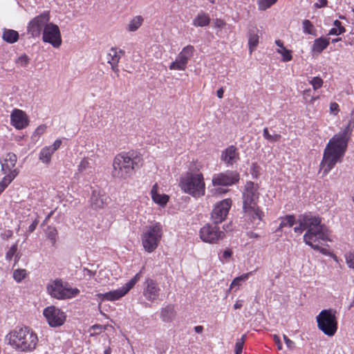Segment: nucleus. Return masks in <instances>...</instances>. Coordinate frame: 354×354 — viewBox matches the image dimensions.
I'll return each mask as SVG.
<instances>
[{
  "label": "nucleus",
  "mask_w": 354,
  "mask_h": 354,
  "mask_svg": "<svg viewBox=\"0 0 354 354\" xmlns=\"http://www.w3.org/2000/svg\"><path fill=\"white\" fill-rule=\"evenodd\" d=\"M221 160L227 165H232L239 160V153L234 145L226 148L221 154Z\"/></svg>",
  "instance_id": "19"
},
{
  "label": "nucleus",
  "mask_w": 354,
  "mask_h": 354,
  "mask_svg": "<svg viewBox=\"0 0 354 354\" xmlns=\"http://www.w3.org/2000/svg\"><path fill=\"white\" fill-rule=\"evenodd\" d=\"M18 174L19 170L17 169H15L10 174H6V176L0 181V194L11 183V182L15 178Z\"/></svg>",
  "instance_id": "29"
},
{
  "label": "nucleus",
  "mask_w": 354,
  "mask_h": 354,
  "mask_svg": "<svg viewBox=\"0 0 354 354\" xmlns=\"http://www.w3.org/2000/svg\"><path fill=\"white\" fill-rule=\"evenodd\" d=\"M29 57L26 54H24L18 57L16 61V64L21 67H26L29 64Z\"/></svg>",
  "instance_id": "44"
},
{
  "label": "nucleus",
  "mask_w": 354,
  "mask_h": 354,
  "mask_svg": "<svg viewBox=\"0 0 354 354\" xmlns=\"http://www.w3.org/2000/svg\"><path fill=\"white\" fill-rule=\"evenodd\" d=\"M309 220L308 230L304 235V241L306 245H312L313 243L319 244L325 241H331L330 232L325 224L322 223L321 217L310 213Z\"/></svg>",
  "instance_id": "6"
},
{
  "label": "nucleus",
  "mask_w": 354,
  "mask_h": 354,
  "mask_svg": "<svg viewBox=\"0 0 354 354\" xmlns=\"http://www.w3.org/2000/svg\"><path fill=\"white\" fill-rule=\"evenodd\" d=\"M210 18L209 15L204 12H201L193 20V26L195 27H204L209 24Z\"/></svg>",
  "instance_id": "28"
},
{
  "label": "nucleus",
  "mask_w": 354,
  "mask_h": 354,
  "mask_svg": "<svg viewBox=\"0 0 354 354\" xmlns=\"http://www.w3.org/2000/svg\"><path fill=\"white\" fill-rule=\"evenodd\" d=\"M229 229L228 226L225 228L223 226V230L218 224L213 222L212 223H207L201 228L199 236L201 240L208 243H216L220 240H222L225 236V231Z\"/></svg>",
  "instance_id": "9"
},
{
  "label": "nucleus",
  "mask_w": 354,
  "mask_h": 354,
  "mask_svg": "<svg viewBox=\"0 0 354 354\" xmlns=\"http://www.w3.org/2000/svg\"><path fill=\"white\" fill-rule=\"evenodd\" d=\"M252 272H249L243 274L238 277H236L234 279V282H236V281H239L241 282L246 281L248 279L249 276L252 274Z\"/></svg>",
  "instance_id": "50"
},
{
  "label": "nucleus",
  "mask_w": 354,
  "mask_h": 354,
  "mask_svg": "<svg viewBox=\"0 0 354 354\" xmlns=\"http://www.w3.org/2000/svg\"><path fill=\"white\" fill-rule=\"evenodd\" d=\"M17 157L14 153L10 152L6 154V158L3 160V162H1V171L4 174H10L13 171V169L16 165Z\"/></svg>",
  "instance_id": "22"
},
{
  "label": "nucleus",
  "mask_w": 354,
  "mask_h": 354,
  "mask_svg": "<svg viewBox=\"0 0 354 354\" xmlns=\"http://www.w3.org/2000/svg\"><path fill=\"white\" fill-rule=\"evenodd\" d=\"M276 2H272L271 0H257L259 9L265 10L274 5Z\"/></svg>",
  "instance_id": "41"
},
{
  "label": "nucleus",
  "mask_w": 354,
  "mask_h": 354,
  "mask_svg": "<svg viewBox=\"0 0 354 354\" xmlns=\"http://www.w3.org/2000/svg\"><path fill=\"white\" fill-rule=\"evenodd\" d=\"M45 233L47 238L51 241L52 244L55 245L56 242V237L57 236V229L53 226H48Z\"/></svg>",
  "instance_id": "35"
},
{
  "label": "nucleus",
  "mask_w": 354,
  "mask_h": 354,
  "mask_svg": "<svg viewBox=\"0 0 354 354\" xmlns=\"http://www.w3.org/2000/svg\"><path fill=\"white\" fill-rule=\"evenodd\" d=\"M61 145H62V141L60 140H56L54 142L53 145H51V146H48V147L50 149H51L53 152H55V151H57L60 147Z\"/></svg>",
  "instance_id": "54"
},
{
  "label": "nucleus",
  "mask_w": 354,
  "mask_h": 354,
  "mask_svg": "<svg viewBox=\"0 0 354 354\" xmlns=\"http://www.w3.org/2000/svg\"><path fill=\"white\" fill-rule=\"evenodd\" d=\"M232 255V252L230 249L225 250L223 253V258L225 259H227L230 258Z\"/></svg>",
  "instance_id": "56"
},
{
  "label": "nucleus",
  "mask_w": 354,
  "mask_h": 354,
  "mask_svg": "<svg viewBox=\"0 0 354 354\" xmlns=\"http://www.w3.org/2000/svg\"><path fill=\"white\" fill-rule=\"evenodd\" d=\"M311 93H312V91L310 88L304 91L303 96H304V100L306 103H308V104L313 103L314 100H315L318 98V97L313 96Z\"/></svg>",
  "instance_id": "43"
},
{
  "label": "nucleus",
  "mask_w": 354,
  "mask_h": 354,
  "mask_svg": "<svg viewBox=\"0 0 354 354\" xmlns=\"http://www.w3.org/2000/svg\"><path fill=\"white\" fill-rule=\"evenodd\" d=\"M226 23L221 19H216L214 21V27L218 29L223 28Z\"/></svg>",
  "instance_id": "49"
},
{
  "label": "nucleus",
  "mask_w": 354,
  "mask_h": 354,
  "mask_svg": "<svg viewBox=\"0 0 354 354\" xmlns=\"http://www.w3.org/2000/svg\"><path fill=\"white\" fill-rule=\"evenodd\" d=\"M259 29L256 26H252L248 29V48L250 54L256 49L259 43Z\"/></svg>",
  "instance_id": "23"
},
{
  "label": "nucleus",
  "mask_w": 354,
  "mask_h": 354,
  "mask_svg": "<svg viewBox=\"0 0 354 354\" xmlns=\"http://www.w3.org/2000/svg\"><path fill=\"white\" fill-rule=\"evenodd\" d=\"M302 25H303V32L305 33V34H308V35H315V28H314V26L313 25V24L311 23V21L308 19H305L302 22Z\"/></svg>",
  "instance_id": "36"
},
{
  "label": "nucleus",
  "mask_w": 354,
  "mask_h": 354,
  "mask_svg": "<svg viewBox=\"0 0 354 354\" xmlns=\"http://www.w3.org/2000/svg\"><path fill=\"white\" fill-rule=\"evenodd\" d=\"M2 38L6 42L13 44L18 40L19 33L17 31L12 29H5L3 32Z\"/></svg>",
  "instance_id": "31"
},
{
  "label": "nucleus",
  "mask_w": 354,
  "mask_h": 354,
  "mask_svg": "<svg viewBox=\"0 0 354 354\" xmlns=\"http://www.w3.org/2000/svg\"><path fill=\"white\" fill-rule=\"evenodd\" d=\"M273 339H274L275 344H277L278 349L281 350L282 349V344H281L279 337L277 336V335H274L273 336Z\"/></svg>",
  "instance_id": "55"
},
{
  "label": "nucleus",
  "mask_w": 354,
  "mask_h": 354,
  "mask_svg": "<svg viewBox=\"0 0 354 354\" xmlns=\"http://www.w3.org/2000/svg\"><path fill=\"white\" fill-rule=\"evenodd\" d=\"M151 192L152 199L156 203L159 204L162 206V205H166L167 203L168 202L169 196L165 194L161 195V194L157 193V192L156 190V186L153 187Z\"/></svg>",
  "instance_id": "32"
},
{
  "label": "nucleus",
  "mask_w": 354,
  "mask_h": 354,
  "mask_svg": "<svg viewBox=\"0 0 354 354\" xmlns=\"http://www.w3.org/2000/svg\"><path fill=\"white\" fill-rule=\"evenodd\" d=\"M83 272H84V276L87 275L89 277H93L95 274V272H93L86 268H84L83 269Z\"/></svg>",
  "instance_id": "57"
},
{
  "label": "nucleus",
  "mask_w": 354,
  "mask_h": 354,
  "mask_svg": "<svg viewBox=\"0 0 354 354\" xmlns=\"http://www.w3.org/2000/svg\"><path fill=\"white\" fill-rule=\"evenodd\" d=\"M43 314L52 327L62 326L66 319L64 313L53 306L46 308Z\"/></svg>",
  "instance_id": "16"
},
{
  "label": "nucleus",
  "mask_w": 354,
  "mask_h": 354,
  "mask_svg": "<svg viewBox=\"0 0 354 354\" xmlns=\"http://www.w3.org/2000/svg\"><path fill=\"white\" fill-rule=\"evenodd\" d=\"M335 314L333 309H324L316 317L318 328L329 337L333 336L337 330Z\"/></svg>",
  "instance_id": "8"
},
{
  "label": "nucleus",
  "mask_w": 354,
  "mask_h": 354,
  "mask_svg": "<svg viewBox=\"0 0 354 354\" xmlns=\"http://www.w3.org/2000/svg\"><path fill=\"white\" fill-rule=\"evenodd\" d=\"M277 52L282 55V61L283 62H289L292 59V56L291 55V51L287 50L286 48H283V49H278Z\"/></svg>",
  "instance_id": "38"
},
{
  "label": "nucleus",
  "mask_w": 354,
  "mask_h": 354,
  "mask_svg": "<svg viewBox=\"0 0 354 354\" xmlns=\"http://www.w3.org/2000/svg\"><path fill=\"white\" fill-rule=\"evenodd\" d=\"M283 339L289 349H293L295 348V343L285 335H283Z\"/></svg>",
  "instance_id": "53"
},
{
  "label": "nucleus",
  "mask_w": 354,
  "mask_h": 354,
  "mask_svg": "<svg viewBox=\"0 0 354 354\" xmlns=\"http://www.w3.org/2000/svg\"><path fill=\"white\" fill-rule=\"evenodd\" d=\"M89 160H90L88 158H84L81 160L78 166L79 171H84L89 167Z\"/></svg>",
  "instance_id": "47"
},
{
  "label": "nucleus",
  "mask_w": 354,
  "mask_h": 354,
  "mask_svg": "<svg viewBox=\"0 0 354 354\" xmlns=\"http://www.w3.org/2000/svg\"><path fill=\"white\" fill-rule=\"evenodd\" d=\"M310 217V213H305L303 214H300L298 216L296 223H299V226L294 227V231L295 233L301 234L304 230H308V222Z\"/></svg>",
  "instance_id": "25"
},
{
  "label": "nucleus",
  "mask_w": 354,
  "mask_h": 354,
  "mask_svg": "<svg viewBox=\"0 0 354 354\" xmlns=\"http://www.w3.org/2000/svg\"><path fill=\"white\" fill-rule=\"evenodd\" d=\"M179 186L185 193L194 198H199L205 194L203 174L198 169L189 168L180 178Z\"/></svg>",
  "instance_id": "5"
},
{
  "label": "nucleus",
  "mask_w": 354,
  "mask_h": 354,
  "mask_svg": "<svg viewBox=\"0 0 354 354\" xmlns=\"http://www.w3.org/2000/svg\"><path fill=\"white\" fill-rule=\"evenodd\" d=\"M42 41L50 44L55 48H59L62 43V35L59 26L50 22L42 32Z\"/></svg>",
  "instance_id": "12"
},
{
  "label": "nucleus",
  "mask_w": 354,
  "mask_h": 354,
  "mask_svg": "<svg viewBox=\"0 0 354 354\" xmlns=\"http://www.w3.org/2000/svg\"><path fill=\"white\" fill-rule=\"evenodd\" d=\"M309 246L313 250L319 251L324 254H326L327 253V250L326 248H321L318 244H313L312 245Z\"/></svg>",
  "instance_id": "52"
},
{
  "label": "nucleus",
  "mask_w": 354,
  "mask_h": 354,
  "mask_svg": "<svg viewBox=\"0 0 354 354\" xmlns=\"http://www.w3.org/2000/svg\"><path fill=\"white\" fill-rule=\"evenodd\" d=\"M247 236L250 239H257L259 237V235L253 232H248Z\"/></svg>",
  "instance_id": "64"
},
{
  "label": "nucleus",
  "mask_w": 354,
  "mask_h": 354,
  "mask_svg": "<svg viewBox=\"0 0 354 354\" xmlns=\"http://www.w3.org/2000/svg\"><path fill=\"white\" fill-rule=\"evenodd\" d=\"M345 257L348 266L354 270V252L346 254Z\"/></svg>",
  "instance_id": "46"
},
{
  "label": "nucleus",
  "mask_w": 354,
  "mask_h": 354,
  "mask_svg": "<svg viewBox=\"0 0 354 354\" xmlns=\"http://www.w3.org/2000/svg\"><path fill=\"white\" fill-rule=\"evenodd\" d=\"M111 67L113 71L116 74V75L119 76L118 64H111Z\"/></svg>",
  "instance_id": "62"
},
{
  "label": "nucleus",
  "mask_w": 354,
  "mask_h": 354,
  "mask_svg": "<svg viewBox=\"0 0 354 354\" xmlns=\"http://www.w3.org/2000/svg\"><path fill=\"white\" fill-rule=\"evenodd\" d=\"M46 127L45 125H40L39 126L35 131L34 135L35 136H41L42 135L45 131H46Z\"/></svg>",
  "instance_id": "51"
},
{
  "label": "nucleus",
  "mask_w": 354,
  "mask_h": 354,
  "mask_svg": "<svg viewBox=\"0 0 354 354\" xmlns=\"http://www.w3.org/2000/svg\"><path fill=\"white\" fill-rule=\"evenodd\" d=\"M54 153L53 150L48 147H44L39 153V160L46 164H48L50 162L51 156Z\"/></svg>",
  "instance_id": "33"
},
{
  "label": "nucleus",
  "mask_w": 354,
  "mask_h": 354,
  "mask_svg": "<svg viewBox=\"0 0 354 354\" xmlns=\"http://www.w3.org/2000/svg\"><path fill=\"white\" fill-rule=\"evenodd\" d=\"M330 111H339L338 104L336 102L330 103Z\"/></svg>",
  "instance_id": "61"
},
{
  "label": "nucleus",
  "mask_w": 354,
  "mask_h": 354,
  "mask_svg": "<svg viewBox=\"0 0 354 354\" xmlns=\"http://www.w3.org/2000/svg\"><path fill=\"white\" fill-rule=\"evenodd\" d=\"M124 51L115 47L111 48L106 53V61L110 65L118 64Z\"/></svg>",
  "instance_id": "24"
},
{
  "label": "nucleus",
  "mask_w": 354,
  "mask_h": 354,
  "mask_svg": "<svg viewBox=\"0 0 354 354\" xmlns=\"http://www.w3.org/2000/svg\"><path fill=\"white\" fill-rule=\"evenodd\" d=\"M353 129L354 121L351 120L342 132L335 134L330 139L324 149L323 159L320 163V169L323 170L324 176L327 175L337 162L342 161Z\"/></svg>",
  "instance_id": "1"
},
{
  "label": "nucleus",
  "mask_w": 354,
  "mask_h": 354,
  "mask_svg": "<svg viewBox=\"0 0 354 354\" xmlns=\"http://www.w3.org/2000/svg\"><path fill=\"white\" fill-rule=\"evenodd\" d=\"M10 117L11 124L17 129H22L28 124L26 112H12Z\"/></svg>",
  "instance_id": "21"
},
{
  "label": "nucleus",
  "mask_w": 354,
  "mask_h": 354,
  "mask_svg": "<svg viewBox=\"0 0 354 354\" xmlns=\"http://www.w3.org/2000/svg\"><path fill=\"white\" fill-rule=\"evenodd\" d=\"M50 15L49 11L42 13L32 18L27 25V32L32 37H40L44 30L50 23Z\"/></svg>",
  "instance_id": "11"
},
{
  "label": "nucleus",
  "mask_w": 354,
  "mask_h": 354,
  "mask_svg": "<svg viewBox=\"0 0 354 354\" xmlns=\"http://www.w3.org/2000/svg\"><path fill=\"white\" fill-rule=\"evenodd\" d=\"M160 288L153 279L147 278L145 282L142 295L149 301H154L160 295Z\"/></svg>",
  "instance_id": "17"
},
{
  "label": "nucleus",
  "mask_w": 354,
  "mask_h": 354,
  "mask_svg": "<svg viewBox=\"0 0 354 354\" xmlns=\"http://www.w3.org/2000/svg\"><path fill=\"white\" fill-rule=\"evenodd\" d=\"M246 335H242L241 338L238 339L235 344V352H242Z\"/></svg>",
  "instance_id": "45"
},
{
  "label": "nucleus",
  "mask_w": 354,
  "mask_h": 354,
  "mask_svg": "<svg viewBox=\"0 0 354 354\" xmlns=\"http://www.w3.org/2000/svg\"><path fill=\"white\" fill-rule=\"evenodd\" d=\"M162 236V226L160 223L147 226L142 234V243L148 252H153L158 247Z\"/></svg>",
  "instance_id": "7"
},
{
  "label": "nucleus",
  "mask_w": 354,
  "mask_h": 354,
  "mask_svg": "<svg viewBox=\"0 0 354 354\" xmlns=\"http://www.w3.org/2000/svg\"><path fill=\"white\" fill-rule=\"evenodd\" d=\"M141 160L137 152L133 151L118 153L113 162V177L119 179L131 177L141 167Z\"/></svg>",
  "instance_id": "3"
},
{
  "label": "nucleus",
  "mask_w": 354,
  "mask_h": 354,
  "mask_svg": "<svg viewBox=\"0 0 354 354\" xmlns=\"http://www.w3.org/2000/svg\"><path fill=\"white\" fill-rule=\"evenodd\" d=\"M232 205L230 198L224 199L217 203L211 214V220L215 224L221 223L226 218Z\"/></svg>",
  "instance_id": "15"
},
{
  "label": "nucleus",
  "mask_w": 354,
  "mask_h": 354,
  "mask_svg": "<svg viewBox=\"0 0 354 354\" xmlns=\"http://www.w3.org/2000/svg\"><path fill=\"white\" fill-rule=\"evenodd\" d=\"M111 67L113 71L116 74V75L119 76L118 64H111Z\"/></svg>",
  "instance_id": "63"
},
{
  "label": "nucleus",
  "mask_w": 354,
  "mask_h": 354,
  "mask_svg": "<svg viewBox=\"0 0 354 354\" xmlns=\"http://www.w3.org/2000/svg\"><path fill=\"white\" fill-rule=\"evenodd\" d=\"M8 344L21 352L33 351L38 342L37 334L28 326H17L6 337Z\"/></svg>",
  "instance_id": "4"
},
{
  "label": "nucleus",
  "mask_w": 354,
  "mask_h": 354,
  "mask_svg": "<svg viewBox=\"0 0 354 354\" xmlns=\"http://www.w3.org/2000/svg\"><path fill=\"white\" fill-rule=\"evenodd\" d=\"M330 44V38L319 37L315 39L311 50L315 53H321Z\"/></svg>",
  "instance_id": "26"
},
{
  "label": "nucleus",
  "mask_w": 354,
  "mask_h": 354,
  "mask_svg": "<svg viewBox=\"0 0 354 354\" xmlns=\"http://www.w3.org/2000/svg\"><path fill=\"white\" fill-rule=\"evenodd\" d=\"M310 84L313 86L315 91L320 88L323 85V80L319 77H314L310 81Z\"/></svg>",
  "instance_id": "42"
},
{
  "label": "nucleus",
  "mask_w": 354,
  "mask_h": 354,
  "mask_svg": "<svg viewBox=\"0 0 354 354\" xmlns=\"http://www.w3.org/2000/svg\"><path fill=\"white\" fill-rule=\"evenodd\" d=\"M143 18L141 16H136L129 21L127 30L130 32H134L141 26Z\"/></svg>",
  "instance_id": "34"
},
{
  "label": "nucleus",
  "mask_w": 354,
  "mask_h": 354,
  "mask_svg": "<svg viewBox=\"0 0 354 354\" xmlns=\"http://www.w3.org/2000/svg\"><path fill=\"white\" fill-rule=\"evenodd\" d=\"M47 290L51 297L57 299H70L80 293L77 288H68L67 284L64 286L61 279H56L51 285H48Z\"/></svg>",
  "instance_id": "10"
},
{
  "label": "nucleus",
  "mask_w": 354,
  "mask_h": 354,
  "mask_svg": "<svg viewBox=\"0 0 354 354\" xmlns=\"http://www.w3.org/2000/svg\"><path fill=\"white\" fill-rule=\"evenodd\" d=\"M129 291L124 286L115 290L109 291L106 293H99L97 297L101 300L115 301L124 296Z\"/></svg>",
  "instance_id": "20"
},
{
  "label": "nucleus",
  "mask_w": 354,
  "mask_h": 354,
  "mask_svg": "<svg viewBox=\"0 0 354 354\" xmlns=\"http://www.w3.org/2000/svg\"><path fill=\"white\" fill-rule=\"evenodd\" d=\"M176 316L174 306L169 304L161 309L160 317L164 322H171Z\"/></svg>",
  "instance_id": "27"
},
{
  "label": "nucleus",
  "mask_w": 354,
  "mask_h": 354,
  "mask_svg": "<svg viewBox=\"0 0 354 354\" xmlns=\"http://www.w3.org/2000/svg\"><path fill=\"white\" fill-rule=\"evenodd\" d=\"M17 251V244L12 245L10 247V248L9 249V250L6 254V260L11 261V259H12V257L15 255V259H19L18 254H16Z\"/></svg>",
  "instance_id": "39"
},
{
  "label": "nucleus",
  "mask_w": 354,
  "mask_h": 354,
  "mask_svg": "<svg viewBox=\"0 0 354 354\" xmlns=\"http://www.w3.org/2000/svg\"><path fill=\"white\" fill-rule=\"evenodd\" d=\"M109 198L100 190L94 189L90 199L91 206L94 209H103Z\"/></svg>",
  "instance_id": "18"
},
{
  "label": "nucleus",
  "mask_w": 354,
  "mask_h": 354,
  "mask_svg": "<svg viewBox=\"0 0 354 354\" xmlns=\"http://www.w3.org/2000/svg\"><path fill=\"white\" fill-rule=\"evenodd\" d=\"M26 276L25 269H17L13 272V278L17 282H21Z\"/></svg>",
  "instance_id": "37"
},
{
  "label": "nucleus",
  "mask_w": 354,
  "mask_h": 354,
  "mask_svg": "<svg viewBox=\"0 0 354 354\" xmlns=\"http://www.w3.org/2000/svg\"><path fill=\"white\" fill-rule=\"evenodd\" d=\"M38 224V221L37 220L34 221L28 227V232H32L35 229Z\"/></svg>",
  "instance_id": "59"
},
{
  "label": "nucleus",
  "mask_w": 354,
  "mask_h": 354,
  "mask_svg": "<svg viewBox=\"0 0 354 354\" xmlns=\"http://www.w3.org/2000/svg\"><path fill=\"white\" fill-rule=\"evenodd\" d=\"M279 219L281 220V223L279 225L278 229L277 230V232H279L281 230L283 227H292L294 225V224L296 223V218L294 215L288 214L285 216L280 217Z\"/></svg>",
  "instance_id": "30"
},
{
  "label": "nucleus",
  "mask_w": 354,
  "mask_h": 354,
  "mask_svg": "<svg viewBox=\"0 0 354 354\" xmlns=\"http://www.w3.org/2000/svg\"><path fill=\"white\" fill-rule=\"evenodd\" d=\"M333 25L335 26L334 28H336L338 30L339 33H344L346 31L345 28L342 25V23L339 20H335Z\"/></svg>",
  "instance_id": "48"
},
{
  "label": "nucleus",
  "mask_w": 354,
  "mask_h": 354,
  "mask_svg": "<svg viewBox=\"0 0 354 354\" xmlns=\"http://www.w3.org/2000/svg\"><path fill=\"white\" fill-rule=\"evenodd\" d=\"M194 48L192 45L184 47L177 55L174 62L169 66L170 70L183 71L187 68L188 61L193 57Z\"/></svg>",
  "instance_id": "14"
},
{
  "label": "nucleus",
  "mask_w": 354,
  "mask_h": 354,
  "mask_svg": "<svg viewBox=\"0 0 354 354\" xmlns=\"http://www.w3.org/2000/svg\"><path fill=\"white\" fill-rule=\"evenodd\" d=\"M327 0H319L318 3H315V6L317 8H322L327 5Z\"/></svg>",
  "instance_id": "58"
},
{
  "label": "nucleus",
  "mask_w": 354,
  "mask_h": 354,
  "mask_svg": "<svg viewBox=\"0 0 354 354\" xmlns=\"http://www.w3.org/2000/svg\"><path fill=\"white\" fill-rule=\"evenodd\" d=\"M240 180V174L236 171L227 170L213 176L212 183L213 186L228 187L235 185Z\"/></svg>",
  "instance_id": "13"
},
{
  "label": "nucleus",
  "mask_w": 354,
  "mask_h": 354,
  "mask_svg": "<svg viewBox=\"0 0 354 354\" xmlns=\"http://www.w3.org/2000/svg\"><path fill=\"white\" fill-rule=\"evenodd\" d=\"M259 186L252 181L246 183L243 192V211L245 216L258 227L262 221L264 213L257 205L259 198Z\"/></svg>",
  "instance_id": "2"
},
{
  "label": "nucleus",
  "mask_w": 354,
  "mask_h": 354,
  "mask_svg": "<svg viewBox=\"0 0 354 354\" xmlns=\"http://www.w3.org/2000/svg\"><path fill=\"white\" fill-rule=\"evenodd\" d=\"M341 34L338 32V30L336 28H332L328 33V35H339Z\"/></svg>",
  "instance_id": "60"
},
{
  "label": "nucleus",
  "mask_w": 354,
  "mask_h": 354,
  "mask_svg": "<svg viewBox=\"0 0 354 354\" xmlns=\"http://www.w3.org/2000/svg\"><path fill=\"white\" fill-rule=\"evenodd\" d=\"M141 277V272L137 273L129 282L125 283L124 286L128 291H129L138 282Z\"/></svg>",
  "instance_id": "40"
}]
</instances>
